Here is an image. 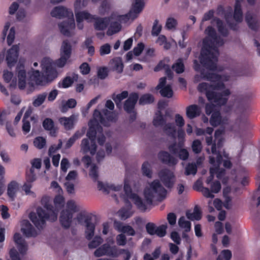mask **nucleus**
Segmentation results:
<instances>
[{
	"mask_svg": "<svg viewBox=\"0 0 260 260\" xmlns=\"http://www.w3.org/2000/svg\"><path fill=\"white\" fill-rule=\"evenodd\" d=\"M201 76L203 79L211 82V84L202 82L198 86V90L201 92H205L208 100L210 102L215 103L216 105L222 106L225 105L228 100V96L231 94L229 89L217 92L214 90H221L225 88V84L222 81V77L220 75L206 71H201Z\"/></svg>",
	"mask_w": 260,
	"mask_h": 260,
	"instance_id": "obj_1",
	"label": "nucleus"
},
{
	"mask_svg": "<svg viewBox=\"0 0 260 260\" xmlns=\"http://www.w3.org/2000/svg\"><path fill=\"white\" fill-rule=\"evenodd\" d=\"M208 37L203 41V47L201 50L199 59L203 67L208 70H217V63L219 51L216 45L222 46L223 40L217 36L215 29L211 26H208L205 30Z\"/></svg>",
	"mask_w": 260,
	"mask_h": 260,
	"instance_id": "obj_2",
	"label": "nucleus"
},
{
	"mask_svg": "<svg viewBox=\"0 0 260 260\" xmlns=\"http://www.w3.org/2000/svg\"><path fill=\"white\" fill-rule=\"evenodd\" d=\"M53 203L54 206L50 203L48 197H43L41 200V204L46 210L42 207H38L37 209V214L30 213V220L38 229L43 228L46 220L53 222L57 220L58 212L64 206V198L60 194L57 195L54 198Z\"/></svg>",
	"mask_w": 260,
	"mask_h": 260,
	"instance_id": "obj_3",
	"label": "nucleus"
},
{
	"mask_svg": "<svg viewBox=\"0 0 260 260\" xmlns=\"http://www.w3.org/2000/svg\"><path fill=\"white\" fill-rule=\"evenodd\" d=\"M51 15L57 18L61 19L68 17V19L58 24V27L62 34L67 37L71 36V30L75 27L73 13L71 9H67L63 6L55 7L51 12Z\"/></svg>",
	"mask_w": 260,
	"mask_h": 260,
	"instance_id": "obj_4",
	"label": "nucleus"
},
{
	"mask_svg": "<svg viewBox=\"0 0 260 260\" xmlns=\"http://www.w3.org/2000/svg\"><path fill=\"white\" fill-rule=\"evenodd\" d=\"M167 193V190L157 179L153 180L149 184V187L145 188L144 191L145 200L149 205H152L154 200L157 201L164 200Z\"/></svg>",
	"mask_w": 260,
	"mask_h": 260,
	"instance_id": "obj_5",
	"label": "nucleus"
},
{
	"mask_svg": "<svg viewBox=\"0 0 260 260\" xmlns=\"http://www.w3.org/2000/svg\"><path fill=\"white\" fill-rule=\"evenodd\" d=\"M95 134L94 137H91L88 135V131L86 136L88 138H84L81 143V150L83 153L89 152L91 155H93L96 152L97 146L96 144V137L98 136V142L101 146L104 145L106 141V137L103 134V128L102 131L95 128Z\"/></svg>",
	"mask_w": 260,
	"mask_h": 260,
	"instance_id": "obj_6",
	"label": "nucleus"
},
{
	"mask_svg": "<svg viewBox=\"0 0 260 260\" xmlns=\"http://www.w3.org/2000/svg\"><path fill=\"white\" fill-rule=\"evenodd\" d=\"M58 73L56 70L51 64H47L45 67L44 73L41 74L38 70L33 71L32 77L36 84L38 85H45L57 77Z\"/></svg>",
	"mask_w": 260,
	"mask_h": 260,
	"instance_id": "obj_7",
	"label": "nucleus"
},
{
	"mask_svg": "<svg viewBox=\"0 0 260 260\" xmlns=\"http://www.w3.org/2000/svg\"><path fill=\"white\" fill-rule=\"evenodd\" d=\"M100 123L104 126H108V121L103 117L102 113L98 110H94L93 114V119L90 120L88 122L89 128L88 129V135L89 137H94L95 134V128L102 131V126Z\"/></svg>",
	"mask_w": 260,
	"mask_h": 260,
	"instance_id": "obj_8",
	"label": "nucleus"
},
{
	"mask_svg": "<svg viewBox=\"0 0 260 260\" xmlns=\"http://www.w3.org/2000/svg\"><path fill=\"white\" fill-rule=\"evenodd\" d=\"M144 5V0H135L129 12L126 14L120 15L118 17V20L121 23H125L129 19L135 20L143 10Z\"/></svg>",
	"mask_w": 260,
	"mask_h": 260,
	"instance_id": "obj_9",
	"label": "nucleus"
},
{
	"mask_svg": "<svg viewBox=\"0 0 260 260\" xmlns=\"http://www.w3.org/2000/svg\"><path fill=\"white\" fill-rule=\"evenodd\" d=\"M72 51V45L69 41L68 40L63 41L60 49V57L55 60V64L58 68H63L71 57Z\"/></svg>",
	"mask_w": 260,
	"mask_h": 260,
	"instance_id": "obj_10",
	"label": "nucleus"
},
{
	"mask_svg": "<svg viewBox=\"0 0 260 260\" xmlns=\"http://www.w3.org/2000/svg\"><path fill=\"white\" fill-rule=\"evenodd\" d=\"M119 249L115 245L111 246L109 243H105L94 251V255L97 257L106 255L116 258L119 256Z\"/></svg>",
	"mask_w": 260,
	"mask_h": 260,
	"instance_id": "obj_11",
	"label": "nucleus"
},
{
	"mask_svg": "<svg viewBox=\"0 0 260 260\" xmlns=\"http://www.w3.org/2000/svg\"><path fill=\"white\" fill-rule=\"evenodd\" d=\"M77 219L79 223L84 221L85 225V237L90 240L94 234L95 225L92 222V217L89 215L79 214L77 216Z\"/></svg>",
	"mask_w": 260,
	"mask_h": 260,
	"instance_id": "obj_12",
	"label": "nucleus"
},
{
	"mask_svg": "<svg viewBox=\"0 0 260 260\" xmlns=\"http://www.w3.org/2000/svg\"><path fill=\"white\" fill-rule=\"evenodd\" d=\"M159 177L164 184L168 188H172L175 183V176L173 172L169 169H163L158 173Z\"/></svg>",
	"mask_w": 260,
	"mask_h": 260,
	"instance_id": "obj_13",
	"label": "nucleus"
},
{
	"mask_svg": "<svg viewBox=\"0 0 260 260\" xmlns=\"http://www.w3.org/2000/svg\"><path fill=\"white\" fill-rule=\"evenodd\" d=\"M19 51V46L14 45L9 49L6 55V61L8 66L12 67L14 66L17 61Z\"/></svg>",
	"mask_w": 260,
	"mask_h": 260,
	"instance_id": "obj_14",
	"label": "nucleus"
},
{
	"mask_svg": "<svg viewBox=\"0 0 260 260\" xmlns=\"http://www.w3.org/2000/svg\"><path fill=\"white\" fill-rule=\"evenodd\" d=\"M139 95L136 92L131 93L128 99L125 101L123 109L127 113H131L135 110L136 104L138 100Z\"/></svg>",
	"mask_w": 260,
	"mask_h": 260,
	"instance_id": "obj_15",
	"label": "nucleus"
},
{
	"mask_svg": "<svg viewBox=\"0 0 260 260\" xmlns=\"http://www.w3.org/2000/svg\"><path fill=\"white\" fill-rule=\"evenodd\" d=\"M158 158L162 164L170 167H173L177 165L178 160L166 151H160L158 153Z\"/></svg>",
	"mask_w": 260,
	"mask_h": 260,
	"instance_id": "obj_16",
	"label": "nucleus"
},
{
	"mask_svg": "<svg viewBox=\"0 0 260 260\" xmlns=\"http://www.w3.org/2000/svg\"><path fill=\"white\" fill-rule=\"evenodd\" d=\"M73 213L67 209L62 210L60 213L59 221L61 226L65 229H69L72 222Z\"/></svg>",
	"mask_w": 260,
	"mask_h": 260,
	"instance_id": "obj_17",
	"label": "nucleus"
},
{
	"mask_svg": "<svg viewBox=\"0 0 260 260\" xmlns=\"http://www.w3.org/2000/svg\"><path fill=\"white\" fill-rule=\"evenodd\" d=\"M76 120V116L74 114L72 115L69 117H62L59 119L60 123L63 125L66 130L73 129Z\"/></svg>",
	"mask_w": 260,
	"mask_h": 260,
	"instance_id": "obj_18",
	"label": "nucleus"
},
{
	"mask_svg": "<svg viewBox=\"0 0 260 260\" xmlns=\"http://www.w3.org/2000/svg\"><path fill=\"white\" fill-rule=\"evenodd\" d=\"M94 27L97 30H103L108 26L110 22L109 18H100L94 16Z\"/></svg>",
	"mask_w": 260,
	"mask_h": 260,
	"instance_id": "obj_19",
	"label": "nucleus"
},
{
	"mask_svg": "<svg viewBox=\"0 0 260 260\" xmlns=\"http://www.w3.org/2000/svg\"><path fill=\"white\" fill-rule=\"evenodd\" d=\"M42 125L45 130L50 131L51 136H56L57 128L55 127L54 122L51 118H46L43 121Z\"/></svg>",
	"mask_w": 260,
	"mask_h": 260,
	"instance_id": "obj_20",
	"label": "nucleus"
},
{
	"mask_svg": "<svg viewBox=\"0 0 260 260\" xmlns=\"http://www.w3.org/2000/svg\"><path fill=\"white\" fill-rule=\"evenodd\" d=\"M122 185L115 186L114 184L108 185L107 184H104L101 181H98V188L100 190L103 191L107 194L109 193V190H112L115 191H119L122 189Z\"/></svg>",
	"mask_w": 260,
	"mask_h": 260,
	"instance_id": "obj_21",
	"label": "nucleus"
},
{
	"mask_svg": "<svg viewBox=\"0 0 260 260\" xmlns=\"http://www.w3.org/2000/svg\"><path fill=\"white\" fill-rule=\"evenodd\" d=\"M214 22L216 23L218 31L220 35L224 37H228L229 34V30L225 27L223 22L217 17L214 18L211 21L212 23H213Z\"/></svg>",
	"mask_w": 260,
	"mask_h": 260,
	"instance_id": "obj_22",
	"label": "nucleus"
},
{
	"mask_svg": "<svg viewBox=\"0 0 260 260\" xmlns=\"http://www.w3.org/2000/svg\"><path fill=\"white\" fill-rule=\"evenodd\" d=\"M18 187V183L15 181H11L8 185L7 194L12 201L16 198Z\"/></svg>",
	"mask_w": 260,
	"mask_h": 260,
	"instance_id": "obj_23",
	"label": "nucleus"
},
{
	"mask_svg": "<svg viewBox=\"0 0 260 260\" xmlns=\"http://www.w3.org/2000/svg\"><path fill=\"white\" fill-rule=\"evenodd\" d=\"M201 114V109L197 105H191L186 108V115L189 119L199 116Z\"/></svg>",
	"mask_w": 260,
	"mask_h": 260,
	"instance_id": "obj_24",
	"label": "nucleus"
},
{
	"mask_svg": "<svg viewBox=\"0 0 260 260\" xmlns=\"http://www.w3.org/2000/svg\"><path fill=\"white\" fill-rule=\"evenodd\" d=\"M75 16L77 22H83L84 20H85L88 22H91L94 19L93 15L85 11L75 12Z\"/></svg>",
	"mask_w": 260,
	"mask_h": 260,
	"instance_id": "obj_25",
	"label": "nucleus"
},
{
	"mask_svg": "<svg viewBox=\"0 0 260 260\" xmlns=\"http://www.w3.org/2000/svg\"><path fill=\"white\" fill-rule=\"evenodd\" d=\"M234 20L238 23H240L243 21V12L241 9V5L240 2L236 0L234 12L233 15Z\"/></svg>",
	"mask_w": 260,
	"mask_h": 260,
	"instance_id": "obj_26",
	"label": "nucleus"
},
{
	"mask_svg": "<svg viewBox=\"0 0 260 260\" xmlns=\"http://www.w3.org/2000/svg\"><path fill=\"white\" fill-rule=\"evenodd\" d=\"M245 21L251 29L254 31H257L258 30L259 28L258 22L253 17L251 13H246L245 16Z\"/></svg>",
	"mask_w": 260,
	"mask_h": 260,
	"instance_id": "obj_27",
	"label": "nucleus"
},
{
	"mask_svg": "<svg viewBox=\"0 0 260 260\" xmlns=\"http://www.w3.org/2000/svg\"><path fill=\"white\" fill-rule=\"evenodd\" d=\"M133 196L132 200L137 209L142 212H145L147 208V205L138 194H133Z\"/></svg>",
	"mask_w": 260,
	"mask_h": 260,
	"instance_id": "obj_28",
	"label": "nucleus"
},
{
	"mask_svg": "<svg viewBox=\"0 0 260 260\" xmlns=\"http://www.w3.org/2000/svg\"><path fill=\"white\" fill-rule=\"evenodd\" d=\"M128 96V92L127 91H123L121 93L115 94L113 93L112 95V99L115 103L117 108H120L121 107V101L127 98Z\"/></svg>",
	"mask_w": 260,
	"mask_h": 260,
	"instance_id": "obj_29",
	"label": "nucleus"
},
{
	"mask_svg": "<svg viewBox=\"0 0 260 260\" xmlns=\"http://www.w3.org/2000/svg\"><path fill=\"white\" fill-rule=\"evenodd\" d=\"M25 227L22 228L23 233L27 237H36L37 232L33 226L28 221H25Z\"/></svg>",
	"mask_w": 260,
	"mask_h": 260,
	"instance_id": "obj_30",
	"label": "nucleus"
},
{
	"mask_svg": "<svg viewBox=\"0 0 260 260\" xmlns=\"http://www.w3.org/2000/svg\"><path fill=\"white\" fill-rule=\"evenodd\" d=\"M222 117L219 111H215L211 115L210 123L214 126H217L221 123Z\"/></svg>",
	"mask_w": 260,
	"mask_h": 260,
	"instance_id": "obj_31",
	"label": "nucleus"
},
{
	"mask_svg": "<svg viewBox=\"0 0 260 260\" xmlns=\"http://www.w3.org/2000/svg\"><path fill=\"white\" fill-rule=\"evenodd\" d=\"M217 10L219 13L221 12L222 14H224V17L226 23H229L233 15L232 8L229 7L226 10H225L222 6H220L218 7Z\"/></svg>",
	"mask_w": 260,
	"mask_h": 260,
	"instance_id": "obj_32",
	"label": "nucleus"
},
{
	"mask_svg": "<svg viewBox=\"0 0 260 260\" xmlns=\"http://www.w3.org/2000/svg\"><path fill=\"white\" fill-rule=\"evenodd\" d=\"M164 130L168 136L172 138H175L176 128L174 123H167L164 127Z\"/></svg>",
	"mask_w": 260,
	"mask_h": 260,
	"instance_id": "obj_33",
	"label": "nucleus"
},
{
	"mask_svg": "<svg viewBox=\"0 0 260 260\" xmlns=\"http://www.w3.org/2000/svg\"><path fill=\"white\" fill-rule=\"evenodd\" d=\"M154 101V96L149 93L142 95L139 101V104L141 105L152 104Z\"/></svg>",
	"mask_w": 260,
	"mask_h": 260,
	"instance_id": "obj_34",
	"label": "nucleus"
},
{
	"mask_svg": "<svg viewBox=\"0 0 260 260\" xmlns=\"http://www.w3.org/2000/svg\"><path fill=\"white\" fill-rule=\"evenodd\" d=\"M172 68L177 74H181L184 72L185 67L182 59L181 58L178 59L176 62L172 65Z\"/></svg>",
	"mask_w": 260,
	"mask_h": 260,
	"instance_id": "obj_35",
	"label": "nucleus"
},
{
	"mask_svg": "<svg viewBox=\"0 0 260 260\" xmlns=\"http://www.w3.org/2000/svg\"><path fill=\"white\" fill-rule=\"evenodd\" d=\"M82 133L79 131H77L67 142L65 145V148L69 149L71 148L75 141L82 136Z\"/></svg>",
	"mask_w": 260,
	"mask_h": 260,
	"instance_id": "obj_36",
	"label": "nucleus"
},
{
	"mask_svg": "<svg viewBox=\"0 0 260 260\" xmlns=\"http://www.w3.org/2000/svg\"><path fill=\"white\" fill-rule=\"evenodd\" d=\"M74 83V79L70 76L63 78L61 82L58 83L59 88H67L70 87Z\"/></svg>",
	"mask_w": 260,
	"mask_h": 260,
	"instance_id": "obj_37",
	"label": "nucleus"
},
{
	"mask_svg": "<svg viewBox=\"0 0 260 260\" xmlns=\"http://www.w3.org/2000/svg\"><path fill=\"white\" fill-rule=\"evenodd\" d=\"M197 172V167L195 163H188L185 168V174L187 176L194 175Z\"/></svg>",
	"mask_w": 260,
	"mask_h": 260,
	"instance_id": "obj_38",
	"label": "nucleus"
},
{
	"mask_svg": "<svg viewBox=\"0 0 260 260\" xmlns=\"http://www.w3.org/2000/svg\"><path fill=\"white\" fill-rule=\"evenodd\" d=\"M142 171L143 175L149 178L152 177V172L151 169V166L148 161H145L142 164Z\"/></svg>",
	"mask_w": 260,
	"mask_h": 260,
	"instance_id": "obj_39",
	"label": "nucleus"
},
{
	"mask_svg": "<svg viewBox=\"0 0 260 260\" xmlns=\"http://www.w3.org/2000/svg\"><path fill=\"white\" fill-rule=\"evenodd\" d=\"M33 143L37 149H42L46 145V140L43 137L39 136L34 139Z\"/></svg>",
	"mask_w": 260,
	"mask_h": 260,
	"instance_id": "obj_40",
	"label": "nucleus"
},
{
	"mask_svg": "<svg viewBox=\"0 0 260 260\" xmlns=\"http://www.w3.org/2000/svg\"><path fill=\"white\" fill-rule=\"evenodd\" d=\"M159 92L162 96L167 97L168 98H171L173 94V91L170 85H167V86L161 88Z\"/></svg>",
	"mask_w": 260,
	"mask_h": 260,
	"instance_id": "obj_41",
	"label": "nucleus"
},
{
	"mask_svg": "<svg viewBox=\"0 0 260 260\" xmlns=\"http://www.w3.org/2000/svg\"><path fill=\"white\" fill-rule=\"evenodd\" d=\"M103 242V239L101 236H95L92 241H91L88 244V247L90 249H93L98 247Z\"/></svg>",
	"mask_w": 260,
	"mask_h": 260,
	"instance_id": "obj_42",
	"label": "nucleus"
},
{
	"mask_svg": "<svg viewBox=\"0 0 260 260\" xmlns=\"http://www.w3.org/2000/svg\"><path fill=\"white\" fill-rule=\"evenodd\" d=\"M28 115L27 114V112H25L23 119V125H22V131L24 134H26L28 133L30 129V122L27 120V119L28 118Z\"/></svg>",
	"mask_w": 260,
	"mask_h": 260,
	"instance_id": "obj_43",
	"label": "nucleus"
},
{
	"mask_svg": "<svg viewBox=\"0 0 260 260\" xmlns=\"http://www.w3.org/2000/svg\"><path fill=\"white\" fill-rule=\"evenodd\" d=\"M178 224L180 228L185 229L186 232H189L191 229V222L186 220L184 216L179 219Z\"/></svg>",
	"mask_w": 260,
	"mask_h": 260,
	"instance_id": "obj_44",
	"label": "nucleus"
},
{
	"mask_svg": "<svg viewBox=\"0 0 260 260\" xmlns=\"http://www.w3.org/2000/svg\"><path fill=\"white\" fill-rule=\"evenodd\" d=\"M156 115H157L153 119V124L155 126L162 125L165 123V120L164 119L160 111H158Z\"/></svg>",
	"mask_w": 260,
	"mask_h": 260,
	"instance_id": "obj_45",
	"label": "nucleus"
},
{
	"mask_svg": "<svg viewBox=\"0 0 260 260\" xmlns=\"http://www.w3.org/2000/svg\"><path fill=\"white\" fill-rule=\"evenodd\" d=\"M89 175L93 181L95 182L98 180L99 177L98 167L95 165L91 166L89 172Z\"/></svg>",
	"mask_w": 260,
	"mask_h": 260,
	"instance_id": "obj_46",
	"label": "nucleus"
},
{
	"mask_svg": "<svg viewBox=\"0 0 260 260\" xmlns=\"http://www.w3.org/2000/svg\"><path fill=\"white\" fill-rule=\"evenodd\" d=\"M162 26L161 25L158 24V20L155 19L153 23L152 29L151 31V35L153 36H157L161 30Z\"/></svg>",
	"mask_w": 260,
	"mask_h": 260,
	"instance_id": "obj_47",
	"label": "nucleus"
},
{
	"mask_svg": "<svg viewBox=\"0 0 260 260\" xmlns=\"http://www.w3.org/2000/svg\"><path fill=\"white\" fill-rule=\"evenodd\" d=\"M77 105L76 101L74 99H69L66 104L62 106L61 108L62 112H66L68 108H73L75 107Z\"/></svg>",
	"mask_w": 260,
	"mask_h": 260,
	"instance_id": "obj_48",
	"label": "nucleus"
},
{
	"mask_svg": "<svg viewBox=\"0 0 260 260\" xmlns=\"http://www.w3.org/2000/svg\"><path fill=\"white\" fill-rule=\"evenodd\" d=\"M192 151L194 153H200L202 149V143L199 140H195L193 141L192 144Z\"/></svg>",
	"mask_w": 260,
	"mask_h": 260,
	"instance_id": "obj_49",
	"label": "nucleus"
},
{
	"mask_svg": "<svg viewBox=\"0 0 260 260\" xmlns=\"http://www.w3.org/2000/svg\"><path fill=\"white\" fill-rule=\"evenodd\" d=\"M47 96L46 93L39 94L33 102V105L37 107L41 105L44 102Z\"/></svg>",
	"mask_w": 260,
	"mask_h": 260,
	"instance_id": "obj_50",
	"label": "nucleus"
},
{
	"mask_svg": "<svg viewBox=\"0 0 260 260\" xmlns=\"http://www.w3.org/2000/svg\"><path fill=\"white\" fill-rule=\"evenodd\" d=\"M108 72L107 67H100L98 70V76L100 79H105L108 76Z\"/></svg>",
	"mask_w": 260,
	"mask_h": 260,
	"instance_id": "obj_51",
	"label": "nucleus"
},
{
	"mask_svg": "<svg viewBox=\"0 0 260 260\" xmlns=\"http://www.w3.org/2000/svg\"><path fill=\"white\" fill-rule=\"evenodd\" d=\"M16 71L18 72V79H26V71L24 70V66L22 64H20L16 68Z\"/></svg>",
	"mask_w": 260,
	"mask_h": 260,
	"instance_id": "obj_52",
	"label": "nucleus"
},
{
	"mask_svg": "<svg viewBox=\"0 0 260 260\" xmlns=\"http://www.w3.org/2000/svg\"><path fill=\"white\" fill-rule=\"evenodd\" d=\"M123 189L125 195L128 198L130 199H132V197H133V194H137L135 193H133L131 185L129 184L128 183L126 182V180L124 181Z\"/></svg>",
	"mask_w": 260,
	"mask_h": 260,
	"instance_id": "obj_53",
	"label": "nucleus"
},
{
	"mask_svg": "<svg viewBox=\"0 0 260 260\" xmlns=\"http://www.w3.org/2000/svg\"><path fill=\"white\" fill-rule=\"evenodd\" d=\"M167 228V226L164 224L156 227L155 234L159 237H164L166 235Z\"/></svg>",
	"mask_w": 260,
	"mask_h": 260,
	"instance_id": "obj_54",
	"label": "nucleus"
},
{
	"mask_svg": "<svg viewBox=\"0 0 260 260\" xmlns=\"http://www.w3.org/2000/svg\"><path fill=\"white\" fill-rule=\"evenodd\" d=\"M177 25V20L174 19V18L170 17L168 18L167 20L166 23V27L168 29H172L174 28H175V27Z\"/></svg>",
	"mask_w": 260,
	"mask_h": 260,
	"instance_id": "obj_55",
	"label": "nucleus"
},
{
	"mask_svg": "<svg viewBox=\"0 0 260 260\" xmlns=\"http://www.w3.org/2000/svg\"><path fill=\"white\" fill-rule=\"evenodd\" d=\"M111 52V46L106 43L102 45L100 49V54L101 56L108 54Z\"/></svg>",
	"mask_w": 260,
	"mask_h": 260,
	"instance_id": "obj_56",
	"label": "nucleus"
},
{
	"mask_svg": "<svg viewBox=\"0 0 260 260\" xmlns=\"http://www.w3.org/2000/svg\"><path fill=\"white\" fill-rule=\"evenodd\" d=\"M36 179V174L34 172V169L30 168L29 172H26V182L32 183Z\"/></svg>",
	"mask_w": 260,
	"mask_h": 260,
	"instance_id": "obj_57",
	"label": "nucleus"
},
{
	"mask_svg": "<svg viewBox=\"0 0 260 260\" xmlns=\"http://www.w3.org/2000/svg\"><path fill=\"white\" fill-rule=\"evenodd\" d=\"M156 226L153 222H148L146 224L147 232L150 235H154L156 233Z\"/></svg>",
	"mask_w": 260,
	"mask_h": 260,
	"instance_id": "obj_58",
	"label": "nucleus"
},
{
	"mask_svg": "<svg viewBox=\"0 0 260 260\" xmlns=\"http://www.w3.org/2000/svg\"><path fill=\"white\" fill-rule=\"evenodd\" d=\"M80 70V73L82 75L88 74L91 70L89 64L87 62L82 63L79 67Z\"/></svg>",
	"mask_w": 260,
	"mask_h": 260,
	"instance_id": "obj_59",
	"label": "nucleus"
},
{
	"mask_svg": "<svg viewBox=\"0 0 260 260\" xmlns=\"http://www.w3.org/2000/svg\"><path fill=\"white\" fill-rule=\"evenodd\" d=\"M116 239L117 244L119 246H124L126 243V236L123 234L118 235L116 236Z\"/></svg>",
	"mask_w": 260,
	"mask_h": 260,
	"instance_id": "obj_60",
	"label": "nucleus"
},
{
	"mask_svg": "<svg viewBox=\"0 0 260 260\" xmlns=\"http://www.w3.org/2000/svg\"><path fill=\"white\" fill-rule=\"evenodd\" d=\"M221 188V184L219 181H215L211 185V190L212 193H217L219 192Z\"/></svg>",
	"mask_w": 260,
	"mask_h": 260,
	"instance_id": "obj_61",
	"label": "nucleus"
},
{
	"mask_svg": "<svg viewBox=\"0 0 260 260\" xmlns=\"http://www.w3.org/2000/svg\"><path fill=\"white\" fill-rule=\"evenodd\" d=\"M144 49V45L143 43H139L137 46L133 49V53L135 56H139Z\"/></svg>",
	"mask_w": 260,
	"mask_h": 260,
	"instance_id": "obj_62",
	"label": "nucleus"
},
{
	"mask_svg": "<svg viewBox=\"0 0 260 260\" xmlns=\"http://www.w3.org/2000/svg\"><path fill=\"white\" fill-rule=\"evenodd\" d=\"M178 154L179 158L183 160H187L189 156L188 151L184 148L179 149Z\"/></svg>",
	"mask_w": 260,
	"mask_h": 260,
	"instance_id": "obj_63",
	"label": "nucleus"
},
{
	"mask_svg": "<svg viewBox=\"0 0 260 260\" xmlns=\"http://www.w3.org/2000/svg\"><path fill=\"white\" fill-rule=\"evenodd\" d=\"M118 213L122 220H125L131 216L129 211L125 209H120Z\"/></svg>",
	"mask_w": 260,
	"mask_h": 260,
	"instance_id": "obj_64",
	"label": "nucleus"
}]
</instances>
